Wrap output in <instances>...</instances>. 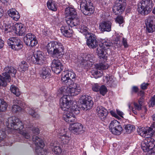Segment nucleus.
<instances>
[{
    "label": "nucleus",
    "mask_w": 155,
    "mask_h": 155,
    "mask_svg": "<svg viewBox=\"0 0 155 155\" xmlns=\"http://www.w3.org/2000/svg\"><path fill=\"white\" fill-rule=\"evenodd\" d=\"M6 122L7 127L11 130L16 131L22 135L26 139L30 138L31 133L38 134L39 133V129L34 127L31 124L25 121L23 123L18 118L12 116L8 118Z\"/></svg>",
    "instance_id": "obj_1"
},
{
    "label": "nucleus",
    "mask_w": 155,
    "mask_h": 155,
    "mask_svg": "<svg viewBox=\"0 0 155 155\" xmlns=\"http://www.w3.org/2000/svg\"><path fill=\"white\" fill-rule=\"evenodd\" d=\"M50 146L52 151L55 154H59L61 152L60 144L57 141H54L50 143Z\"/></svg>",
    "instance_id": "obj_31"
},
{
    "label": "nucleus",
    "mask_w": 155,
    "mask_h": 155,
    "mask_svg": "<svg viewBox=\"0 0 155 155\" xmlns=\"http://www.w3.org/2000/svg\"><path fill=\"white\" fill-rule=\"evenodd\" d=\"M45 57L44 54L40 51H35L34 56L31 58V60L34 64H42L45 62Z\"/></svg>",
    "instance_id": "obj_14"
},
{
    "label": "nucleus",
    "mask_w": 155,
    "mask_h": 155,
    "mask_svg": "<svg viewBox=\"0 0 155 155\" xmlns=\"http://www.w3.org/2000/svg\"><path fill=\"white\" fill-rule=\"evenodd\" d=\"M15 32L19 36H22L25 32V29L21 23H16L14 26Z\"/></svg>",
    "instance_id": "obj_29"
},
{
    "label": "nucleus",
    "mask_w": 155,
    "mask_h": 155,
    "mask_svg": "<svg viewBox=\"0 0 155 155\" xmlns=\"http://www.w3.org/2000/svg\"><path fill=\"white\" fill-rule=\"evenodd\" d=\"M94 58V56L93 54H87L84 57L82 58L81 60V65L84 67H86L88 66L90 63H92Z\"/></svg>",
    "instance_id": "obj_26"
},
{
    "label": "nucleus",
    "mask_w": 155,
    "mask_h": 155,
    "mask_svg": "<svg viewBox=\"0 0 155 155\" xmlns=\"http://www.w3.org/2000/svg\"><path fill=\"white\" fill-rule=\"evenodd\" d=\"M48 32L47 30L46 29H45L43 31V34L45 35H48Z\"/></svg>",
    "instance_id": "obj_64"
},
{
    "label": "nucleus",
    "mask_w": 155,
    "mask_h": 155,
    "mask_svg": "<svg viewBox=\"0 0 155 155\" xmlns=\"http://www.w3.org/2000/svg\"><path fill=\"white\" fill-rule=\"evenodd\" d=\"M8 13L9 16L15 21H17L20 18L19 13L15 9H9L8 11Z\"/></svg>",
    "instance_id": "obj_32"
},
{
    "label": "nucleus",
    "mask_w": 155,
    "mask_h": 155,
    "mask_svg": "<svg viewBox=\"0 0 155 155\" xmlns=\"http://www.w3.org/2000/svg\"><path fill=\"white\" fill-rule=\"evenodd\" d=\"M5 4H6L7 5L8 4H9L11 2V0H1Z\"/></svg>",
    "instance_id": "obj_60"
},
{
    "label": "nucleus",
    "mask_w": 155,
    "mask_h": 155,
    "mask_svg": "<svg viewBox=\"0 0 155 155\" xmlns=\"http://www.w3.org/2000/svg\"><path fill=\"white\" fill-rule=\"evenodd\" d=\"M4 44V41H3L2 39L1 38H0V49L2 48Z\"/></svg>",
    "instance_id": "obj_61"
},
{
    "label": "nucleus",
    "mask_w": 155,
    "mask_h": 155,
    "mask_svg": "<svg viewBox=\"0 0 155 155\" xmlns=\"http://www.w3.org/2000/svg\"><path fill=\"white\" fill-rule=\"evenodd\" d=\"M96 111L98 116L102 120H104L107 115V110L103 107L98 106L96 108Z\"/></svg>",
    "instance_id": "obj_25"
},
{
    "label": "nucleus",
    "mask_w": 155,
    "mask_h": 155,
    "mask_svg": "<svg viewBox=\"0 0 155 155\" xmlns=\"http://www.w3.org/2000/svg\"><path fill=\"white\" fill-rule=\"evenodd\" d=\"M8 82L0 74V87L1 86L5 87L7 85Z\"/></svg>",
    "instance_id": "obj_48"
},
{
    "label": "nucleus",
    "mask_w": 155,
    "mask_h": 155,
    "mask_svg": "<svg viewBox=\"0 0 155 155\" xmlns=\"http://www.w3.org/2000/svg\"><path fill=\"white\" fill-rule=\"evenodd\" d=\"M51 66L52 71L57 74L60 73L64 68L61 61L58 59H53L51 63Z\"/></svg>",
    "instance_id": "obj_22"
},
{
    "label": "nucleus",
    "mask_w": 155,
    "mask_h": 155,
    "mask_svg": "<svg viewBox=\"0 0 155 155\" xmlns=\"http://www.w3.org/2000/svg\"><path fill=\"white\" fill-rule=\"evenodd\" d=\"M24 41L27 45L31 47L35 46L38 43L35 36L31 33L26 35L24 37Z\"/></svg>",
    "instance_id": "obj_20"
},
{
    "label": "nucleus",
    "mask_w": 155,
    "mask_h": 155,
    "mask_svg": "<svg viewBox=\"0 0 155 155\" xmlns=\"http://www.w3.org/2000/svg\"><path fill=\"white\" fill-rule=\"evenodd\" d=\"M21 108L16 104H14L12 107V110L14 113H16L21 110Z\"/></svg>",
    "instance_id": "obj_47"
},
{
    "label": "nucleus",
    "mask_w": 155,
    "mask_h": 155,
    "mask_svg": "<svg viewBox=\"0 0 155 155\" xmlns=\"http://www.w3.org/2000/svg\"><path fill=\"white\" fill-rule=\"evenodd\" d=\"M149 85V84L148 83H142L140 85L141 88L142 90H145L146 89L147 87V86Z\"/></svg>",
    "instance_id": "obj_52"
},
{
    "label": "nucleus",
    "mask_w": 155,
    "mask_h": 155,
    "mask_svg": "<svg viewBox=\"0 0 155 155\" xmlns=\"http://www.w3.org/2000/svg\"><path fill=\"white\" fill-rule=\"evenodd\" d=\"M117 112L119 115L121 117H123V115H124V114L123 112L118 110H117Z\"/></svg>",
    "instance_id": "obj_58"
},
{
    "label": "nucleus",
    "mask_w": 155,
    "mask_h": 155,
    "mask_svg": "<svg viewBox=\"0 0 155 155\" xmlns=\"http://www.w3.org/2000/svg\"><path fill=\"white\" fill-rule=\"evenodd\" d=\"M47 5L48 9L54 11H56L57 10V6L56 2L52 0L48 1Z\"/></svg>",
    "instance_id": "obj_37"
},
{
    "label": "nucleus",
    "mask_w": 155,
    "mask_h": 155,
    "mask_svg": "<svg viewBox=\"0 0 155 155\" xmlns=\"http://www.w3.org/2000/svg\"><path fill=\"white\" fill-rule=\"evenodd\" d=\"M4 11L2 8L0 7V18H1L3 15Z\"/></svg>",
    "instance_id": "obj_63"
},
{
    "label": "nucleus",
    "mask_w": 155,
    "mask_h": 155,
    "mask_svg": "<svg viewBox=\"0 0 155 155\" xmlns=\"http://www.w3.org/2000/svg\"><path fill=\"white\" fill-rule=\"evenodd\" d=\"M124 128L126 132L128 134L131 133L134 129V127L133 125L128 124L124 125Z\"/></svg>",
    "instance_id": "obj_44"
},
{
    "label": "nucleus",
    "mask_w": 155,
    "mask_h": 155,
    "mask_svg": "<svg viewBox=\"0 0 155 155\" xmlns=\"http://www.w3.org/2000/svg\"><path fill=\"white\" fill-rule=\"evenodd\" d=\"M60 92L64 94L66 93L68 95L75 96L79 94L81 91V87L80 85L74 83L73 81L71 82L68 86H65L61 87L60 89Z\"/></svg>",
    "instance_id": "obj_4"
},
{
    "label": "nucleus",
    "mask_w": 155,
    "mask_h": 155,
    "mask_svg": "<svg viewBox=\"0 0 155 155\" xmlns=\"http://www.w3.org/2000/svg\"><path fill=\"white\" fill-rule=\"evenodd\" d=\"M146 31L148 33H152L155 31V17L150 16L145 21Z\"/></svg>",
    "instance_id": "obj_16"
},
{
    "label": "nucleus",
    "mask_w": 155,
    "mask_h": 155,
    "mask_svg": "<svg viewBox=\"0 0 155 155\" xmlns=\"http://www.w3.org/2000/svg\"><path fill=\"white\" fill-rule=\"evenodd\" d=\"M87 45L90 48H96L98 45L95 35L93 34H91L87 39L86 42Z\"/></svg>",
    "instance_id": "obj_23"
},
{
    "label": "nucleus",
    "mask_w": 155,
    "mask_h": 155,
    "mask_svg": "<svg viewBox=\"0 0 155 155\" xmlns=\"http://www.w3.org/2000/svg\"><path fill=\"white\" fill-rule=\"evenodd\" d=\"M103 79L108 86L111 87L115 86V81L111 77L106 76L104 77Z\"/></svg>",
    "instance_id": "obj_35"
},
{
    "label": "nucleus",
    "mask_w": 155,
    "mask_h": 155,
    "mask_svg": "<svg viewBox=\"0 0 155 155\" xmlns=\"http://www.w3.org/2000/svg\"><path fill=\"white\" fill-rule=\"evenodd\" d=\"M79 101L82 104L81 108L83 110H87L90 109L93 104L91 97L88 95H82L79 99Z\"/></svg>",
    "instance_id": "obj_7"
},
{
    "label": "nucleus",
    "mask_w": 155,
    "mask_h": 155,
    "mask_svg": "<svg viewBox=\"0 0 155 155\" xmlns=\"http://www.w3.org/2000/svg\"><path fill=\"white\" fill-rule=\"evenodd\" d=\"M99 91L101 94L104 96L107 91V90L105 86L102 85L100 88Z\"/></svg>",
    "instance_id": "obj_45"
},
{
    "label": "nucleus",
    "mask_w": 155,
    "mask_h": 155,
    "mask_svg": "<svg viewBox=\"0 0 155 155\" xmlns=\"http://www.w3.org/2000/svg\"><path fill=\"white\" fill-rule=\"evenodd\" d=\"M10 90L11 92L17 97H18L20 95V92L19 89L14 85L11 86Z\"/></svg>",
    "instance_id": "obj_40"
},
{
    "label": "nucleus",
    "mask_w": 155,
    "mask_h": 155,
    "mask_svg": "<svg viewBox=\"0 0 155 155\" xmlns=\"http://www.w3.org/2000/svg\"><path fill=\"white\" fill-rule=\"evenodd\" d=\"M6 135L4 131H1L0 132V142L2 140L6 137Z\"/></svg>",
    "instance_id": "obj_50"
},
{
    "label": "nucleus",
    "mask_w": 155,
    "mask_h": 155,
    "mask_svg": "<svg viewBox=\"0 0 155 155\" xmlns=\"http://www.w3.org/2000/svg\"><path fill=\"white\" fill-rule=\"evenodd\" d=\"M109 129L112 134L117 135L120 134L123 130L120 123L116 120H113L111 122L110 124Z\"/></svg>",
    "instance_id": "obj_15"
},
{
    "label": "nucleus",
    "mask_w": 155,
    "mask_h": 155,
    "mask_svg": "<svg viewBox=\"0 0 155 155\" xmlns=\"http://www.w3.org/2000/svg\"><path fill=\"white\" fill-rule=\"evenodd\" d=\"M150 0H143L140 2L138 6V11L139 13L142 15L148 14L151 11V9L149 6Z\"/></svg>",
    "instance_id": "obj_9"
},
{
    "label": "nucleus",
    "mask_w": 155,
    "mask_h": 155,
    "mask_svg": "<svg viewBox=\"0 0 155 155\" xmlns=\"http://www.w3.org/2000/svg\"><path fill=\"white\" fill-rule=\"evenodd\" d=\"M100 87L97 84H95L93 86L92 89L94 91L98 92L99 91Z\"/></svg>",
    "instance_id": "obj_51"
},
{
    "label": "nucleus",
    "mask_w": 155,
    "mask_h": 155,
    "mask_svg": "<svg viewBox=\"0 0 155 155\" xmlns=\"http://www.w3.org/2000/svg\"><path fill=\"white\" fill-rule=\"evenodd\" d=\"M8 106L7 104L4 100L0 99V113L5 112Z\"/></svg>",
    "instance_id": "obj_39"
},
{
    "label": "nucleus",
    "mask_w": 155,
    "mask_h": 155,
    "mask_svg": "<svg viewBox=\"0 0 155 155\" xmlns=\"http://www.w3.org/2000/svg\"><path fill=\"white\" fill-rule=\"evenodd\" d=\"M46 49L49 54L53 58H60L64 53V47L58 42L52 41L48 43Z\"/></svg>",
    "instance_id": "obj_3"
},
{
    "label": "nucleus",
    "mask_w": 155,
    "mask_h": 155,
    "mask_svg": "<svg viewBox=\"0 0 155 155\" xmlns=\"http://www.w3.org/2000/svg\"><path fill=\"white\" fill-rule=\"evenodd\" d=\"M138 90V88L137 86H133L132 88V93L134 92L136 93Z\"/></svg>",
    "instance_id": "obj_55"
},
{
    "label": "nucleus",
    "mask_w": 155,
    "mask_h": 155,
    "mask_svg": "<svg viewBox=\"0 0 155 155\" xmlns=\"http://www.w3.org/2000/svg\"><path fill=\"white\" fill-rule=\"evenodd\" d=\"M32 141L35 144V152L38 155H45L47 152L46 150H43L44 143L42 139L36 136L32 137Z\"/></svg>",
    "instance_id": "obj_5"
},
{
    "label": "nucleus",
    "mask_w": 155,
    "mask_h": 155,
    "mask_svg": "<svg viewBox=\"0 0 155 155\" xmlns=\"http://www.w3.org/2000/svg\"><path fill=\"white\" fill-rule=\"evenodd\" d=\"M81 9L83 10L85 15H90L94 12V8L91 0H82L80 5Z\"/></svg>",
    "instance_id": "obj_6"
},
{
    "label": "nucleus",
    "mask_w": 155,
    "mask_h": 155,
    "mask_svg": "<svg viewBox=\"0 0 155 155\" xmlns=\"http://www.w3.org/2000/svg\"><path fill=\"white\" fill-rule=\"evenodd\" d=\"M27 112L34 118L36 119H38L40 118V116L38 113L36 109L34 108L28 107L26 108Z\"/></svg>",
    "instance_id": "obj_33"
},
{
    "label": "nucleus",
    "mask_w": 155,
    "mask_h": 155,
    "mask_svg": "<svg viewBox=\"0 0 155 155\" xmlns=\"http://www.w3.org/2000/svg\"><path fill=\"white\" fill-rule=\"evenodd\" d=\"M138 96H141V97H143L144 96V92L143 91H141L138 93Z\"/></svg>",
    "instance_id": "obj_59"
},
{
    "label": "nucleus",
    "mask_w": 155,
    "mask_h": 155,
    "mask_svg": "<svg viewBox=\"0 0 155 155\" xmlns=\"http://www.w3.org/2000/svg\"><path fill=\"white\" fill-rule=\"evenodd\" d=\"M134 108L131 107L130 104H128L129 107L130 109L132 110V111L134 114H137V110L139 111L141 110L142 105L139 104H138L135 102H134Z\"/></svg>",
    "instance_id": "obj_38"
},
{
    "label": "nucleus",
    "mask_w": 155,
    "mask_h": 155,
    "mask_svg": "<svg viewBox=\"0 0 155 155\" xmlns=\"http://www.w3.org/2000/svg\"><path fill=\"white\" fill-rule=\"evenodd\" d=\"M141 148L144 152H148L153 149L155 146V141L151 137H146L142 142Z\"/></svg>",
    "instance_id": "obj_8"
},
{
    "label": "nucleus",
    "mask_w": 155,
    "mask_h": 155,
    "mask_svg": "<svg viewBox=\"0 0 155 155\" xmlns=\"http://www.w3.org/2000/svg\"><path fill=\"white\" fill-rule=\"evenodd\" d=\"M3 30L6 33L10 32H15L14 26H11L10 25H8L5 26V28L3 29Z\"/></svg>",
    "instance_id": "obj_42"
},
{
    "label": "nucleus",
    "mask_w": 155,
    "mask_h": 155,
    "mask_svg": "<svg viewBox=\"0 0 155 155\" xmlns=\"http://www.w3.org/2000/svg\"><path fill=\"white\" fill-rule=\"evenodd\" d=\"M101 43L99 46H102L106 49H108L109 47L112 46V44L111 41L107 39H102L101 41Z\"/></svg>",
    "instance_id": "obj_36"
},
{
    "label": "nucleus",
    "mask_w": 155,
    "mask_h": 155,
    "mask_svg": "<svg viewBox=\"0 0 155 155\" xmlns=\"http://www.w3.org/2000/svg\"><path fill=\"white\" fill-rule=\"evenodd\" d=\"M50 70L47 66L42 67L39 71L40 77L45 79L49 77Z\"/></svg>",
    "instance_id": "obj_30"
},
{
    "label": "nucleus",
    "mask_w": 155,
    "mask_h": 155,
    "mask_svg": "<svg viewBox=\"0 0 155 155\" xmlns=\"http://www.w3.org/2000/svg\"><path fill=\"white\" fill-rule=\"evenodd\" d=\"M60 100V104L61 108L63 110H71V108L74 107V106H70L72 102L70 101L69 95L65 93Z\"/></svg>",
    "instance_id": "obj_12"
},
{
    "label": "nucleus",
    "mask_w": 155,
    "mask_h": 155,
    "mask_svg": "<svg viewBox=\"0 0 155 155\" xmlns=\"http://www.w3.org/2000/svg\"><path fill=\"white\" fill-rule=\"evenodd\" d=\"M83 128V126L81 124L75 123L70 124L69 129L73 133L77 135L82 131Z\"/></svg>",
    "instance_id": "obj_24"
},
{
    "label": "nucleus",
    "mask_w": 155,
    "mask_h": 155,
    "mask_svg": "<svg viewBox=\"0 0 155 155\" xmlns=\"http://www.w3.org/2000/svg\"><path fill=\"white\" fill-rule=\"evenodd\" d=\"M60 30L61 33L64 36L69 38L72 36L73 31L69 26H62Z\"/></svg>",
    "instance_id": "obj_28"
},
{
    "label": "nucleus",
    "mask_w": 155,
    "mask_h": 155,
    "mask_svg": "<svg viewBox=\"0 0 155 155\" xmlns=\"http://www.w3.org/2000/svg\"><path fill=\"white\" fill-rule=\"evenodd\" d=\"M64 14L68 25L71 27L76 26L77 28L80 29V31L82 33L86 34L88 33V28L85 22L80 21V19L78 17L74 8L69 7L66 8Z\"/></svg>",
    "instance_id": "obj_2"
},
{
    "label": "nucleus",
    "mask_w": 155,
    "mask_h": 155,
    "mask_svg": "<svg viewBox=\"0 0 155 155\" xmlns=\"http://www.w3.org/2000/svg\"><path fill=\"white\" fill-rule=\"evenodd\" d=\"M122 43L124 48H127L128 47L127 40L124 38H123Z\"/></svg>",
    "instance_id": "obj_53"
},
{
    "label": "nucleus",
    "mask_w": 155,
    "mask_h": 155,
    "mask_svg": "<svg viewBox=\"0 0 155 155\" xmlns=\"http://www.w3.org/2000/svg\"><path fill=\"white\" fill-rule=\"evenodd\" d=\"M126 6L125 0H117L113 8V11L116 15L122 14L124 11Z\"/></svg>",
    "instance_id": "obj_11"
},
{
    "label": "nucleus",
    "mask_w": 155,
    "mask_h": 155,
    "mask_svg": "<svg viewBox=\"0 0 155 155\" xmlns=\"http://www.w3.org/2000/svg\"><path fill=\"white\" fill-rule=\"evenodd\" d=\"M8 45L15 51H18L21 50L23 47L22 42L18 38L12 37L7 40Z\"/></svg>",
    "instance_id": "obj_10"
},
{
    "label": "nucleus",
    "mask_w": 155,
    "mask_h": 155,
    "mask_svg": "<svg viewBox=\"0 0 155 155\" xmlns=\"http://www.w3.org/2000/svg\"><path fill=\"white\" fill-rule=\"evenodd\" d=\"M19 66L20 70L23 71H25L28 68L27 62L25 61H21Z\"/></svg>",
    "instance_id": "obj_43"
},
{
    "label": "nucleus",
    "mask_w": 155,
    "mask_h": 155,
    "mask_svg": "<svg viewBox=\"0 0 155 155\" xmlns=\"http://www.w3.org/2000/svg\"><path fill=\"white\" fill-rule=\"evenodd\" d=\"M110 113L111 115L113 117H115L117 119L119 118V117L117 115V114H116L115 112L113 111H110Z\"/></svg>",
    "instance_id": "obj_56"
},
{
    "label": "nucleus",
    "mask_w": 155,
    "mask_h": 155,
    "mask_svg": "<svg viewBox=\"0 0 155 155\" xmlns=\"http://www.w3.org/2000/svg\"><path fill=\"white\" fill-rule=\"evenodd\" d=\"M143 97H141L140 98L138 101V103L142 105L143 102Z\"/></svg>",
    "instance_id": "obj_62"
},
{
    "label": "nucleus",
    "mask_w": 155,
    "mask_h": 155,
    "mask_svg": "<svg viewBox=\"0 0 155 155\" xmlns=\"http://www.w3.org/2000/svg\"><path fill=\"white\" fill-rule=\"evenodd\" d=\"M115 21L120 26V25L124 22V20L123 16H117L116 18Z\"/></svg>",
    "instance_id": "obj_49"
},
{
    "label": "nucleus",
    "mask_w": 155,
    "mask_h": 155,
    "mask_svg": "<svg viewBox=\"0 0 155 155\" xmlns=\"http://www.w3.org/2000/svg\"><path fill=\"white\" fill-rule=\"evenodd\" d=\"M58 136L61 140V142L64 144L68 143L70 140L69 133L65 129H60L57 130Z\"/></svg>",
    "instance_id": "obj_21"
},
{
    "label": "nucleus",
    "mask_w": 155,
    "mask_h": 155,
    "mask_svg": "<svg viewBox=\"0 0 155 155\" xmlns=\"http://www.w3.org/2000/svg\"><path fill=\"white\" fill-rule=\"evenodd\" d=\"M111 23L109 21H104L100 23L99 29L101 31L109 32L111 30Z\"/></svg>",
    "instance_id": "obj_27"
},
{
    "label": "nucleus",
    "mask_w": 155,
    "mask_h": 155,
    "mask_svg": "<svg viewBox=\"0 0 155 155\" xmlns=\"http://www.w3.org/2000/svg\"><path fill=\"white\" fill-rule=\"evenodd\" d=\"M137 131L139 135L146 138V137H152L155 130L151 126L150 127L147 128L140 127L137 129Z\"/></svg>",
    "instance_id": "obj_19"
},
{
    "label": "nucleus",
    "mask_w": 155,
    "mask_h": 155,
    "mask_svg": "<svg viewBox=\"0 0 155 155\" xmlns=\"http://www.w3.org/2000/svg\"><path fill=\"white\" fill-rule=\"evenodd\" d=\"M16 73V70L12 66L5 67L4 70V72L2 73V77L8 82L11 81V76L14 77Z\"/></svg>",
    "instance_id": "obj_13"
},
{
    "label": "nucleus",
    "mask_w": 155,
    "mask_h": 155,
    "mask_svg": "<svg viewBox=\"0 0 155 155\" xmlns=\"http://www.w3.org/2000/svg\"><path fill=\"white\" fill-rule=\"evenodd\" d=\"M106 50V49L104 48L103 47L100 46L99 47L97 48V52L99 57L103 58L104 57V51Z\"/></svg>",
    "instance_id": "obj_41"
},
{
    "label": "nucleus",
    "mask_w": 155,
    "mask_h": 155,
    "mask_svg": "<svg viewBox=\"0 0 155 155\" xmlns=\"http://www.w3.org/2000/svg\"><path fill=\"white\" fill-rule=\"evenodd\" d=\"M67 73L66 71L62 73L61 74V80L63 83L66 85H69L73 81L69 79V76L67 74H66Z\"/></svg>",
    "instance_id": "obj_34"
},
{
    "label": "nucleus",
    "mask_w": 155,
    "mask_h": 155,
    "mask_svg": "<svg viewBox=\"0 0 155 155\" xmlns=\"http://www.w3.org/2000/svg\"><path fill=\"white\" fill-rule=\"evenodd\" d=\"M150 105L152 107L155 105V95H154L151 99Z\"/></svg>",
    "instance_id": "obj_54"
},
{
    "label": "nucleus",
    "mask_w": 155,
    "mask_h": 155,
    "mask_svg": "<svg viewBox=\"0 0 155 155\" xmlns=\"http://www.w3.org/2000/svg\"><path fill=\"white\" fill-rule=\"evenodd\" d=\"M67 72L66 74H67L69 76V79L73 81V79H74L76 77V75L75 73L72 71H66Z\"/></svg>",
    "instance_id": "obj_46"
},
{
    "label": "nucleus",
    "mask_w": 155,
    "mask_h": 155,
    "mask_svg": "<svg viewBox=\"0 0 155 155\" xmlns=\"http://www.w3.org/2000/svg\"><path fill=\"white\" fill-rule=\"evenodd\" d=\"M152 118H153V120L154 121L153 123V126H152L154 130H155V114H153L152 116Z\"/></svg>",
    "instance_id": "obj_57"
},
{
    "label": "nucleus",
    "mask_w": 155,
    "mask_h": 155,
    "mask_svg": "<svg viewBox=\"0 0 155 155\" xmlns=\"http://www.w3.org/2000/svg\"><path fill=\"white\" fill-rule=\"evenodd\" d=\"M75 107L71 108V110H64L63 118L64 120L68 123L74 122L76 121V118L75 116L72 112V111L74 110Z\"/></svg>",
    "instance_id": "obj_17"
},
{
    "label": "nucleus",
    "mask_w": 155,
    "mask_h": 155,
    "mask_svg": "<svg viewBox=\"0 0 155 155\" xmlns=\"http://www.w3.org/2000/svg\"><path fill=\"white\" fill-rule=\"evenodd\" d=\"M95 67L97 71H94L93 72V74L95 78H97L101 77L103 73L102 71H98V70L107 69L108 68L109 65L107 63L103 62L96 64Z\"/></svg>",
    "instance_id": "obj_18"
}]
</instances>
